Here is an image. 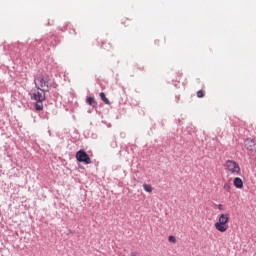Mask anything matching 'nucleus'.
Segmentation results:
<instances>
[{
    "label": "nucleus",
    "instance_id": "f257e3e1",
    "mask_svg": "<svg viewBox=\"0 0 256 256\" xmlns=\"http://www.w3.org/2000/svg\"><path fill=\"white\" fill-rule=\"evenodd\" d=\"M227 223H229V214H220L218 222L214 224V227L220 233H225L228 229Z\"/></svg>",
    "mask_w": 256,
    "mask_h": 256
},
{
    "label": "nucleus",
    "instance_id": "f03ea898",
    "mask_svg": "<svg viewBox=\"0 0 256 256\" xmlns=\"http://www.w3.org/2000/svg\"><path fill=\"white\" fill-rule=\"evenodd\" d=\"M35 81H38L39 86L38 89L42 92L40 93H48V91H51V84L49 83V77L45 75H39Z\"/></svg>",
    "mask_w": 256,
    "mask_h": 256
},
{
    "label": "nucleus",
    "instance_id": "7ed1b4c3",
    "mask_svg": "<svg viewBox=\"0 0 256 256\" xmlns=\"http://www.w3.org/2000/svg\"><path fill=\"white\" fill-rule=\"evenodd\" d=\"M31 99L36 101L34 108L36 111H43V101H45V93H41L39 91L34 92L31 95Z\"/></svg>",
    "mask_w": 256,
    "mask_h": 256
},
{
    "label": "nucleus",
    "instance_id": "20e7f679",
    "mask_svg": "<svg viewBox=\"0 0 256 256\" xmlns=\"http://www.w3.org/2000/svg\"><path fill=\"white\" fill-rule=\"evenodd\" d=\"M226 169H228L232 175H241V167L233 160L226 161Z\"/></svg>",
    "mask_w": 256,
    "mask_h": 256
},
{
    "label": "nucleus",
    "instance_id": "39448f33",
    "mask_svg": "<svg viewBox=\"0 0 256 256\" xmlns=\"http://www.w3.org/2000/svg\"><path fill=\"white\" fill-rule=\"evenodd\" d=\"M76 161H78V163H85V165H91V158L85 150H79L76 153Z\"/></svg>",
    "mask_w": 256,
    "mask_h": 256
},
{
    "label": "nucleus",
    "instance_id": "423d86ee",
    "mask_svg": "<svg viewBox=\"0 0 256 256\" xmlns=\"http://www.w3.org/2000/svg\"><path fill=\"white\" fill-rule=\"evenodd\" d=\"M46 45H50V47H55V45H57V36H50V38H47V40H45Z\"/></svg>",
    "mask_w": 256,
    "mask_h": 256
},
{
    "label": "nucleus",
    "instance_id": "0eeeda50",
    "mask_svg": "<svg viewBox=\"0 0 256 256\" xmlns=\"http://www.w3.org/2000/svg\"><path fill=\"white\" fill-rule=\"evenodd\" d=\"M234 186L237 189H243V180L239 177L234 178Z\"/></svg>",
    "mask_w": 256,
    "mask_h": 256
},
{
    "label": "nucleus",
    "instance_id": "6e6552de",
    "mask_svg": "<svg viewBox=\"0 0 256 256\" xmlns=\"http://www.w3.org/2000/svg\"><path fill=\"white\" fill-rule=\"evenodd\" d=\"M86 103L90 105L91 107H97V101H95V98L89 96L86 98Z\"/></svg>",
    "mask_w": 256,
    "mask_h": 256
},
{
    "label": "nucleus",
    "instance_id": "1a4fd4ad",
    "mask_svg": "<svg viewBox=\"0 0 256 256\" xmlns=\"http://www.w3.org/2000/svg\"><path fill=\"white\" fill-rule=\"evenodd\" d=\"M253 145H255L253 140L248 139L245 141V147H246V149H248V151H253Z\"/></svg>",
    "mask_w": 256,
    "mask_h": 256
},
{
    "label": "nucleus",
    "instance_id": "9d476101",
    "mask_svg": "<svg viewBox=\"0 0 256 256\" xmlns=\"http://www.w3.org/2000/svg\"><path fill=\"white\" fill-rule=\"evenodd\" d=\"M99 95H100V99L102 101H104V103L106 105H110L111 104V102L109 101V98H107V96H105V94L103 92H101Z\"/></svg>",
    "mask_w": 256,
    "mask_h": 256
},
{
    "label": "nucleus",
    "instance_id": "9b49d317",
    "mask_svg": "<svg viewBox=\"0 0 256 256\" xmlns=\"http://www.w3.org/2000/svg\"><path fill=\"white\" fill-rule=\"evenodd\" d=\"M143 189H144V191H146V193H151L153 191V186H151L149 184H144Z\"/></svg>",
    "mask_w": 256,
    "mask_h": 256
},
{
    "label": "nucleus",
    "instance_id": "f8f14e48",
    "mask_svg": "<svg viewBox=\"0 0 256 256\" xmlns=\"http://www.w3.org/2000/svg\"><path fill=\"white\" fill-rule=\"evenodd\" d=\"M197 97H198L199 99L205 97V91L199 90V91L197 92Z\"/></svg>",
    "mask_w": 256,
    "mask_h": 256
},
{
    "label": "nucleus",
    "instance_id": "ddd939ff",
    "mask_svg": "<svg viewBox=\"0 0 256 256\" xmlns=\"http://www.w3.org/2000/svg\"><path fill=\"white\" fill-rule=\"evenodd\" d=\"M224 190L227 191V192L231 191V184L225 183L224 184Z\"/></svg>",
    "mask_w": 256,
    "mask_h": 256
},
{
    "label": "nucleus",
    "instance_id": "4468645a",
    "mask_svg": "<svg viewBox=\"0 0 256 256\" xmlns=\"http://www.w3.org/2000/svg\"><path fill=\"white\" fill-rule=\"evenodd\" d=\"M169 241L170 243H176L177 239L175 238V236H169Z\"/></svg>",
    "mask_w": 256,
    "mask_h": 256
},
{
    "label": "nucleus",
    "instance_id": "2eb2a0df",
    "mask_svg": "<svg viewBox=\"0 0 256 256\" xmlns=\"http://www.w3.org/2000/svg\"><path fill=\"white\" fill-rule=\"evenodd\" d=\"M42 118H43V119H49V114H47V113H42Z\"/></svg>",
    "mask_w": 256,
    "mask_h": 256
},
{
    "label": "nucleus",
    "instance_id": "dca6fc26",
    "mask_svg": "<svg viewBox=\"0 0 256 256\" xmlns=\"http://www.w3.org/2000/svg\"><path fill=\"white\" fill-rule=\"evenodd\" d=\"M218 209H219V211H223V205H222V204H219V205H218Z\"/></svg>",
    "mask_w": 256,
    "mask_h": 256
},
{
    "label": "nucleus",
    "instance_id": "f3484780",
    "mask_svg": "<svg viewBox=\"0 0 256 256\" xmlns=\"http://www.w3.org/2000/svg\"><path fill=\"white\" fill-rule=\"evenodd\" d=\"M131 256H139V254H137V252H132Z\"/></svg>",
    "mask_w": 256,
    "mask_h": 256
},
{
    "label": "nucleus",
    "instance_id": "a211bd4d",
    "mask_svg": "<svg viewBox=\"0 0 256 256\" xmlns=\"http://www.w3.org/2000/svg\"><path fill=\"white\" fill-rule=\"evenodd\" d=\"M72 31H73V33H75V30L72 29Z\"/></svg>",
    "mask_w": 256,
    "mask_h": 256
}]
</instances>
